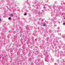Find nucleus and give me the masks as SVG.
Here are the masks:
<instances>
[{"label":"nucleus","instance_id":"f257e3e1","mask_svg":"<svg viewBox=\"0 0 65 65\" xmlns=\"http://www.w3.org/2000/svg\"><path fill=\"white\" fill-rule=\"evenodd\" d=\"M42 26H45L46 25V24L44 23H42Z\"/></svg>","mask_w":65,"mask_h":65},{"label":"nucleus","instance_id":"f03ea898","mask_svg":"<svg viewBox=\"0 0 65 65\" xmlns=\"http://www.w3.org/2000/svg\"><path fill=\"white\" fill-rule=\"evenodd\" d=\"M13 16V14H11V17H12Z\"/></svg>","mask_w":65,"mask_h":65},{"label":"nucleus","instance_id":"7ed1b4c3","mask_svg":"<svg viewBox=\"0 0 65 65\" xmlns=\"http://www.w3.org/2000/svg\"><path fill=\"white\" fill-rule=\"evenodd\" d=\"M24 15H27V13H25L24 14Z\"/></svg>","mask_w":65,"mask_h":65},{"label":"nucleus","instance_id":"20e7f679","mask_svg":"<svg viewBox=\"0 0 65 65\" xmlns=\"http://www.w3.org/2000/svg\"><path fill=\"white\" fill-rule=\"evenodd\" d=\"M8 19L9 20H11V18L10 17Z\"/></svg>","mask_w":65,"mask_h":65},{"label":"nucleus","instance_id":"39448f33","mask_svg":"<svg viewBox=\"0 0 65 65\" xmlns=\"http://www.w3.org/2000/svg\"><path fill=\"white\" fill-rule=\"evenodd\" d=\"M63 25H65V23H63Z\"/></svg>","mask_w":65,"mask_h":65},{"label":"nucleus","instance_id":"423d86ee","mask_svg":"<svg viewBox=\"0 0 65 65\" xmlns=\"http://www.w3.org/2000/svg\"><path fill=\"white\" fill-rule=\"evenodd\" d=\"M45 8V7H43V8Z\"/></svg>","mask_w":65,"mask_h":65},{"label":"nucleus","instance_id":"0eeeda50","mask_svg":"<svg viewBox=\"0 0 65 65\" xmlns=\"http://www.w3.org/2000/svg\"><path fill=\"white\" fill-rule=\"evenodd\" d=\"M1 19L0 18V21H1Z\"/></svg>","mask_w":65,"mask_h":65},{"label":"nucleus","instance_id":"6e6552de","mask_svg":"<svg viewBox=\"0 0 65 65\" xmlns=\"http://www.w3.org/2000/svg\"><path fill=\"white\" fill-rule=\"evenodd\" d=\"M59 24H60V22H59Z\"/></svg>","mask_w":65,"mask_h":65},{"label":"nucleus","instance_id":"1a4fd4ad","mask_svg":"<svg viewBox=\"0 0 65 65\" xmlns=\"http://www.w3.org/2000/svg\"><path fill=\"white\" fill-rule=\"evenodd\" d=\"M63 19H64V20H65V18H63Z\"/></svg>","mask_w":65,"mask_h":65},{"label":"nucleus","instance_id":"9d476101","mask_svg":"<svg viewBox=\"0 0 65 65\" xmlns=\"http://www.w3.org/2000/svg\"><path fill=\"white\" fill-rule=\"evenodd\" d=\"M20 37H21V36H20Z\"/></svg>","mask_w":65,"mask_h":65}]
</instances>
